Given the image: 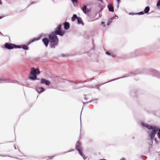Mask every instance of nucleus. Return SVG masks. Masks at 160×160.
Segmentation results:
<instances>
[{
    "instance_id": "1",
    "label": "nucleus",
    "mask_w": 160,
    "mask_h": 160,
    "mask_svg": "<svg viewBox=\"0 0 160 160\" xmlns=\"http://www.w3.org/2000/svg\"><path fill=\"white\" fill-rule=\"evenodd\" d=\"M142 125L144 127L148 128L150 130L149 135L151 139L153 140L158 130V129L155 127H153L152 126H149L148 125L142 123Z\"/></svg>"
},
{
    "instance_id": "2",
    "label": "nucleus",
    "mask_w": 160,
    "mask_h": 160,
    "mask_svg": "<svg viewBox=\"0 0 160 160\" xmlns=\"http://www.w3.org/2000/svg\"><path fill=\"white\" fill-rule=\"evenodd\" d=\"M49 38L51 43V48H54L58 44V39L55 34L54 33L50 34L49 35Z\"/></svg>"
},
{
    "instance_id": "3",
    "label": "nucleus",
    "mask_w": 160,
    "mask_h": 160,
    "mask_svg": "<svg viewBox=\"0 0 160 160\" xmlns=\"http://www.w3.org/2000/svg\"><path fill=\"white\" fill-rule=\"evenodd\" d=\"M40 73V71L38 69H35L32 68L31 69L30 74L29 75V78L32 80H34L37 78L36 74H38Z\"/></svg>"
},
{
    "instance_id": "4",
    "label": "nucleus",
    "mask_w": 160,
    "mask_h": 160,
    "mask_svg": "<svg viewBox=\"0 0 160 160\" xmlns=\"http://www.w3.org/2000/svg\"><path fill=\"white\" fill-rule=\"evenodd\" d=\"M61 27V24H59L58 26L55 31L54 34H55L56 35H58L61 36L63 35L64 33V31L62 30Z\"/></svg>"
},
{
    "instance_id": "5",
    "label": "nucleus",
    "mask_w": 160,
    "mask_h": 160,
    "mask_svg": "<svg viewBox=\"0 0 160 160\" xmlns=\"http://www.w3.org/2000/svg\"><path fill=\"white\" fill-rule=\"evenodd\" d=\"M4 46L5 48L9 49H12L14 48H21L20 46H17L15 44L11 43H6L4 44Z\"/></svg>"
},
{
    "instance_id": "6",
    "label": "nucleus",
    "mask_w": 160,
    "mask_h": 160,
    "mask_svg": "<svg viewBox=\"0 0 160 160\" xmlns=\"http://www.w3.org/2000/svg\"><path fill=\"white\" fill-rule=\"evenodd\" d=\"M76 149L78 151L79 153L82 156H83V155L82 152V148L80 146V144L79 142L76 143Z\"/></svg>"
},
{
    "instance_id": "7",
    "label": "nucleus",
    "mask_w": 160,
    "mask_h": 160,
    "mask_svg": "<svg viewBox=\"0 0 160 160\" xmlns=\"http://www.w3.org/2000/svg\"><path fill=\"white\" fill-rule=\"evenodd\" d=\"M41 82L42 83L45 84L47 85H49L50 84V81L43 78L41 79Z\"/></svg>"
},
{
    "instance_id": "8",
    "label": "nucleus",
    "mask_w": 160,
    "mask_h": 160,
    "mask_svg": "<svg viewBox=\"0 0 160 160\" xmlns=\"http://www.w3.org/2000/svg\"><path fill=\"white\" fill-rule=\"evenodd\" d=\"M42 41L45 46L47 47L48 45L49 42H50L49 40L46 38H44L42 39Z\"/></svg>"
},
{
    "instance_id": "9",
    "label": "nucleus",
    "mask_w": 160,
    "mask_h": 160,
    "mask_svg": "<svg viewBox=\"0 0 160 160\" xmlns=\"http://www.w3.org/2000/svg\"><path fill=\"white\" fill-rule=\"evenodd\" d=\"M82 10L85 13H86L87 12H89L90 11V9H87V6L85 5L82 8Z\"/></svg>"
},
{
    "instance_id": "10",
    "label": "nucleus",
    "mask_w": 160,
    "mask_h": 160,
    "mask_svg": "<svg viewBox=\"0 0 160 160\" xmlns=\"http://www.w3.org/2000/svg\"><path fill=\"white\" fill-rule=\"evenodd\" d=\"M9 82V80L7 79H5L2 78H0V83H3V82L8 83Z\"/></svg>"
},
{
    "instance_id": "11",
    "label": "nucleus",
    "mask_w": 160,
    "mask_h": 160,
    "mask_svg": "<svg viewBox=\"0 0 160 160\" xmlns=\"http://www.w3.org/2000/svg\"><path fill=\"white\" fill-rule=\"evenodd\" d=\"M37 92L39 93H41L44 91V89L42 87H39L37 89Z\"/></svg>"
},
{
    "instance_id": "12",
    "label": "nucleus",
    "mask_w": 160,
    "mask_h": 160,
    "mask_svg": "<svg viewBox=\"0 0 160 160\" xmlns=\"http://www.w3.org/2000/svg\"><path fill=\"white\" fill-rule=\"evenodd\" d=\"M63 24L64 25V28L65 29L67 30L69 28V25L68 22H65Z\"/></svg>"
},
{
    "instance_id": "13",
    "label": "nucleus",
    "mask_w": 160,
    "mask_h": 160,
    "mask_svg": "<svg viewBox=\"0 0 160 160\" xmlns=\"http://www.w3.org/2000/svg\"><path fill=\"white\" fill-rule=\"evenodd\" d=\"M108 7V8L109 11L112 12H113L114 11V8L112 5L111 4L109 5Z\"/></svg>"
},
{
    "instance_id": "14",
    "label": "nucleus",
    "mask_w": 160,
    "mask_h": 160,
    "mask_svg": "<svg viewBox=\"0 0 160 160\" xmlns=\"http://www.w3.org/2000/svg\"><path fill=\"white\" fill-rule=\"evenodd\" d=\"M77 19L78 22V24H82V25L83 24V22L81 18L78 17V18H77Z\"/></svg>"
},
{
    "instance_id": "15",
    "label": "nucleus",
    "mask_w": 160,
    "mask_h": 160,
    "mask_svg": "<svg viewBox=\"0 0 160 160\" xmlns=\"http://www.w3.org/2000/svg\"><path fill=\"white\" fill-rule=\"evenodd\" d=\"M150 10V8L148 7H146L144 9V12L145 13H148Z\"/></svg>"
},
{
    "instance_id": "16",
    "label": "nucleus",
    "mask_w": 160,
    "mask_h": 160,
    "mask_svg": "<svg viewBox=\"0 0 160 160\" xmlns=\"http://www.w3.org/2000/svg\"><path fill=\"white\" fill-rule=\"evenodd\" d=\"M20 46H21V48H22L23 49H24V50H27L28 49V48L27 46H26V45H21Z\"/></svg>"
},
{
    "instance_id": "17",
    "label": "nucleus",
    "mask_w": 160,
    "mask_h": 160,
    "mask_svg": "<svg viewBox=\"0 0 160 160\" xmlns=\"http://www.w3.org/2000/svg\"><path fill=\"white\" fill-rule=\"evenodd\" d=\"M78 17H77L76 14H74L72 18V21H74L75 19H77Z\"/></svg>"
},
{
    "instance_id": "18",
    "label": "nucleus",
    "mask_w": 160,
    "mask_h": 160,
    "mask_svg": "<svg viewBox=\"0 0 160 160\" xmlns=\"http://www.w3.org/2000/svg\"><path fill=\"white\" fill-rule=\"evenodd\" d=\"M113 19V18H111V19H109L108 20V22L107 23V24L108 25H109L110 23H112V20Z\"/></svg>"
},
{
    "instance_id": "19",
    "label": "nucleus",
    "mask_w": 160,
    "mask_h": 160,
    "mask_svg": "<svg viewBox=\"0 0 160 160\" xmlns=\"http://www.w3.org/2000/svg\"><path fill=\"white\" fill-rule=\"evenodd\" d=\"M73 4L75 5L76 3L77 2V0H71Z\"/></svg>"
},
{
    "instance_id": "20",
    "label": "nucleus",
    "mask_w": 160,
    "mask_h": 160,
    "mask_svg": "<svg viewBox=\"0 0 160 160\" xmlns=\"http://www.w3.org/2000/svg\"><path fill=\"white\" fill-rule=\"evenodd\" d=\"M157 7H159L160 6V0H159V1H158L157 4Z\"/></svg>"
},
{
    "instance_id": "21",
    "label": "nucleus",
    "mask_w": 160,
    "mask_h": 160,
    "mask_svg": "<svg viewBox=\"0 0 160 160\" xmlns=\"http://www.w3.org/2000/svg\"><path fill=\"white\" fill-rule=\"evenodd\" d=\"M159 132L157 133V135L158 137V138L160 139V128L158 130Z\"/></svg>"
},
{
    "instance_id": "22",
    "label": "nucleus",
    "mask_w": 160,
    "mask_h": 160,
    "mask_svg": "<svg viewBox=\"0 0 160 160\" xmlns=\"http://www.w3.org/2000/svg\"><path fill=\"white\" fill-rule=\"evenodd\" d=\"M144 14V13L143 12H139V13H137V14H142L143 15Z\"/></svg>"
},
{
    "instance_id": "23",
    "label": "nucleus",
    "mask_w": 160,
    "mask_h": 160,
    "mask_svg": "<svg viewBox=\"0 0 160 160\" xmlns=\"http://www.w3.org/2000/svg\"><path fill=\"white\" fill-rule=\"evenodd\" d=\"M39 40V38H34L32 40V42H33L35 41H36V40Z\"/></svg>"
},
{
    "instance_id": "24",
    "label": "nucleus",
    "mask_w": 160,
    "mask_h": 160,
    "mask_svg": "<svg viewBox=\"0 0 160 160\" xmlns=\"http://www.w3.org/2000/svg\"><path fill=\"white\" fill-rule=\"evenodd\" d=\"M106 54H107V55H110V53L109 52H106Z\"/></svg>"
},
{
    "instance_id": "25",
    "label": "nucleus",
    "mask_w": 160,
    "mask_h": 160,
    "mask_svg": "<svg viewBox=\"0 0 160 160\" xmlns=\"http://www.w3.org/2000/svg\"><path fill=\"white\" fill-rule=\"evenodd\" d=\"M102 24L103 25V26L104 27H105V22H102Z\"/></svg>"
},
{
    "instance_id": "26",
    "label": "nucleus",
    "mask_w": 160,
    "mask_h": 160,
    "mask_svg": "<svg viewBox=\"0 0 160 160\" xmlns=\"http://www.w3.org/2000/svg\"><path fill=\"white\" fill-rule=\"evenodd\" d=\"M120 160H125V159L124 158H122L120 159Z\"/></svg>"
},
{
    "instance_id": "27",
    "label": "nucleus",
    "mask_w": 160,
    "mask_h": 160,
    "mask_svg": "<svg viewBox=\"0 0 160 160\" xmlns=\"http://www.w3.org/2000/svg\"><path fill=\"white\" fill-rule=\"evenodd\" d=\"M118 2V3H119L120 2V0H116Z\"/></svg>"
},
{
    "instance_id": "28",
    "label": "nucleus",
    "mask_w": 160,
    "mask_h": 160,
    "mask_svg": "<svg viewBox=\"0 0 160 160\" xmlns=\"http://www.w3.org/2000/svg\"><path fill=\"white\" fill-rule=\"evenodd\" d=\"M99 1H100L102 3H103V1L102 0H98Z\"/></svg>"
},
{
    "instance_id": "29",
    "label": "nucleus",
    "mask_w": 160,
    "mask_h": 160,
    "mask_svg": "<svg viewBox=\"0 0 160 160\" xmlns=\"http://www.w3.org/2000/svg\"><path fill=\"white\" fill-rule=\"evenodd\" d=\"M106 160L105 159H101V160Z\"/></svg>"
},
{
    "instance_id": "30",
    "label": "nucleus",
    "mask_w": 160,
    "mask_h": 160,
    "mask_svg": "<svg viewBox=\"0 0 160 160\" xmlns=\"http://www.w3.org/2000/svg\"><path fill=\"white\" fill-rule=\"evenodd\" d=\"M1 4V1H0V4Z\"/></svg>"
}]
</instances>
